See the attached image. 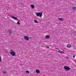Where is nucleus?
<instances>
[{"instance_id": "0eeeda50", "label": "nucleus", "mask_w": 76, "mask_h": 76, "mask_svg": "<svg viewBox=\"0 0 76 76\" xmlns=\"http://www.w3.org/2000/svg\"><path fill=\"white\" fill-rule=\"evenodd\" d=\"M67 48H70L72 47V45H70L68 44L66 46Z\"/></svg>"}, {"instance_id": "ddd939ff", "label": "nucleus", "mask_w": 76, "mask_h": 76, "mask_svg": "<svg viewBox=\"0 0 76 76\" xmlns=\"http://www.w3.org/2000/svg\"><path fill=\"white\" fill-rule=\"evenodd\" d=\"M34 22H35V23H38V21H37V20H34Z\"/></svg>"}, {"instance_id": "dca6fc26", "label": "nucleus", "mask_w": 76, "mask_h": 76, "mask_svg": "<svg viewBox=\"0 0 76 76\" xmlns=\"http://www.w3.org/2000/svg\"><path fill=\"white\" fill-rule=\"evenodd\" d=\"M3 73L4 74H6V72L5 71H3Z\"/></svg>"}, {"instance_id": "9d476101", "label": "nucleus", "mask_w": 76, "mask_h": 76, "mask_svg": "<svg viewBox=\"0 0 76 76\" xmlns=\"http://www.w3.org/2000/svg\"><path fill=\"white\" fill-rule=\"evenodd\" d=\"M72 9L74 10H76V7H73L72 8Z\"/></svg>"}, {"instance_id": "9b49d317", "label": "nucleus", "mask_w": 76, "mask_h": 76, "mask_svg": "<svg viewBox=\"0 0 76 76\" xmlns=\"http://www.w3.org/2000/svg\"><path fill=\"white\" fill-rule=\"evenodd\" d=\"M59 19L61 20V21H62V20H64V19H63V18H59Z\"/></svg>"}, {"instance_id": "f257e3e1", "label": "nucleus", "mask_w": 76, "mask_h": 76, "mask_svg": "<svg viewBox=\"0 0 76 76\" xmlns=\"http://www.w3.org/2000/svg\"><path fill=\"white\" fill-rule=\"evenodd\" d=\"M36 15L37 16H38V17H40L41 18L42 17V12H37L36 13Z\"/></svg>"}, {"instance_id": "2eb2a0df", "label": "nucleus", "mask_w": 76, "mask_h": 76, "mask_svg": "<svg viewBox=\"0 0 76 76\" xmlns=\"http://www.w3.org/2000/svg\"><path fill=\"white\" fill-rule=\"evenodd\" d=\"M17 24H18V25H20V23H19V21H18L17 23Z\"/></svg>"}, {"instance_id": "4be33fe9", "label": "nucleus", "mask_w": 76, "mask_h": 76, "mask_svg": "<svg viewBox=\"0 0 76 76\" xmlns=\"http://www.w3.org/2000/svg\"><path fill=\"white\" fill-rule=\"evenodd\" d=\"M56 50H58L57 48H56Z\"/></svg>"}, {"instance_id": "4468645a", "label": "nucleus", "mask_w": 76, "mask_h": 76, "mask_svg": "<svg viewBox=\"0 0 76 76\" xmlns=\"http://www.w3.org/2000/svg\"><path fill=\"white\" fill-rule=\"evenodd\" d=\"M26 72L27 73H29V71L28 70H27L26 71Z\"/></svg>"}, {"instance_id": "f8f14e48", "label": "nucleus", "mask_w": 76, "mask_h": 76, "mask_svg": "<svg viewBox=\"0 0 76 76\" xmlns=\"http://www.w3.org/2000/svg\"><path fill=\"white\" fill-rule=\"evenodd\" d=\"M31 7L32 8L34 9L35 7L34 5H31Z\"/></svg>"}, {"instance_id": "a211bd4d", "label": "nucleus", "mask_w": 76, "mask_h": 76, "mask_svg": "<svg viewBox=\"0 0 76 76\" xmlns=\"http://www.w3.org/2000/svg\"><path fill=\"white\" fill-rule=\"evenodd\" d=\"M1 61V57H0V61Z\"/></svg>"}, {"instance_id": "6e6552de", "label": "nucleus", "mask_w": 76, "mask_h": 76, "mask_svg": "<svg viewBox=\"0 0 76 76\" xmlns=\"http://www.w3.org/2000/svg\"><path fill=\"white\" fill-rule=\"evenodd\" d=\"M58 53H61V54H64V52L63 51H61V50H59L58 51Z\"/></svg>"}, {"instance_id": "39448f33", "label": "nucleus", "mask_w": 76, "mask_h": 76, "mask_svg": "<svg viewBox=\"0 0 76 76\" xmlns=\"http://www.w3.org/2000/svg\"><path fill=\"white\" fill-rule=\"evenodd\" d=\"M50 38V36L48 35H46L45 37V39H48Z\"/></svg>"}, {"instance_id": "6ab92c4d", "label": "nucleus", "mask_w": 76, "mask_h": 76, "mask_svg": "<svg viewBox=\"0 0 76 76\" xmlns=\"http://www.w3.org/2000/svg\"><path fill=\"white\" fill-rule=\"evenodd\" d=\"M73 58H75V55L73 56Z\"/></svg>"}, {"instance_id": "1a4fd4ad", "label": "nucleus", "mask_w": 76, "mask_h": 76, "mask_svg": "<svg viewBox=\"0 0 76 76\" xmlns=\"http://www.w3.org/2000/svg\"><path fill=\"white\" fill-rule=\"evenodd\" d=\"M36 72L37 73H39L40 72V71H39V69H36Z\"/></svg>"}, {"instance_id": "423d86ee", "label": "nucleus", "mask_w": 76, "mask_h": 76, "mask_svg": "<svg viewBox=\"0 0 76 76\" xmlns=\"http://www.w3.org/2000/svg\"><path fill=\"white\" fill-rule=\"evenodd\" d=\"M12 18L13 19H15V20H18V18L14 16H13L12 17Z\"/></svg>"}, {"instance_id": "5701e85b", "label": "nucleus", "mask_w": 76, "mask_h": 76, "mask_svg": "<svg viewBox=\"0 0 76 76\" xmlns=\"http://www.w3.org/2000/svg\"><path fill=\"white\" fill-rule=\"evenodd\" d=\"M10 51H13V50H10Z\"/></svg>"}, {"instance_id": "7ed1b4c3", "label": "nucleus", "mask_w": 76, "mask_h": 76, "mask_svg": "<svg viewBox=\"0 0 76 76\" xmlns=\"http://www.w3.org/2000/svg\"><path fill=\"white\" fill-rule=\"evenodd\" d=\"M10 54L12 56H15L16 55V53L14 51L11 52Z\"/></svg>"}, {"instance_id": "b1692460", "label": "nucleus", "mask_w": 76, "mask_h": 76, "mask_svg": "<svg viewBox=\"0 0 76 76\" xmlns=\"http://www.w3.org/2000/svg\"><path fill=\"white\" fill-rule=\"evenodd\" d=\"M9 31H10V30H9Z\"/></svg>"}, {"instance_id": "20e7f679", "label": "nucleus", "mask_w": 76, "mask_h": 76, "mask_svg": "<svg viewBox=\"0 0 76 76\" xmlns=\"http://www.w3.org/2000/svg\"><path fill=\"white\" fill-rule=\"evenodd\" d=\"M24 38L26 40H29V37L27 36H24Z\"/></svg>"}, {"instance_id": "f03ea898", "label": "nucleus", "mask_w": 76, "mask_h": 76, "mask_svg": "<svg viewBox=\"0 0 76 76\" xmlns=\"http://www.w3.org/2000/svg\"><path fill=\"white\" fill-rule=\"evenodd\" d=\"M64 68L65 70H70V68L68 66H64Z\"/></svg>"}, {"instance_id": "aec40b11", "label": "nucleus", "mask_w": 76, "mask_h": 76, "mask_svg": "<svg viewBox=\"0 0 76 76\" xmlns=\"http://www.w3.org/2000/svg\"><path fill=\"white\" fill-rule=\"evenodd\" d=\"M47 47V48H49V47H48V46Z\"/></svg>"}, {"instance_id": "412c9836", "label": "nucleus", "mask_w": 76, "mask_h": 76, "mask_svg": "<svg viewBox=\"0 0 76 76\" xmlns=\"http://www.w3.org/2000/svg\"><path fill=\"white\" fill-rule=\"evenodd\" d=\"M67 59H69V57H67Z\"/></svg>"}, {"instance_id": "f3484780", "label": "nucleus", "mask_w": 76, "mask_h": 76, "mask_svg": "<svg viewBox=\"0 0 76 76\" xmlns=\"http://www.w3.org/2000/svg\"><path fill=\"white\" fill-rule=\"evenodd\" d=\"M10 34H12V31L11 30H10Z\"/></svg>"}]
</instances>
